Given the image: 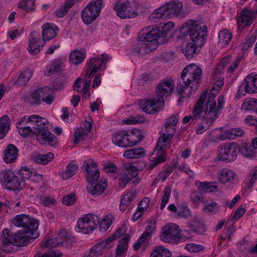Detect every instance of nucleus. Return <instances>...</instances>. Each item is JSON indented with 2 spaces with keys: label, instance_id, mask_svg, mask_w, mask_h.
Listing matches in <instances>:
<instances>
[{
  "label": "nucleus",
  "instance_id": "obj_1",
  "mask_svg": "<svg viewBox=\"0 0 257 257\" xmlns=\"http://www.w3.org/2000/svg\"><path fill=\"white\" fill-rule=\"evenodd\" d=\"M213 91V88L208 94L207 92H203L193 109L194 117L198 116L199 118L203 119L195 127L197 134H201L208 129L209 126L218 117V113L224 104V97L223 95L218 97L216 102L215 99L216 94Z\"/></svg>",
  "mask_w": 257,
  "mask_h": 257
},
{
  "label": "nucleus",
  "instance_id": "obj_2",
  "mask_svg": "<svg viewBox=\"0 0 257 257\" xmlns=\"http://www.w3.org/2000/svg\"><path fill=\"white\" fill-rule=\"evenodd\" d=\"M202 71L195 64H190L185 67L181 74L182 82L179 81L177 90L183 97H189L192 91L196 90L200 85Z\"/></svg>",
  "mask_w": 257,
  "mask_h": 257
},
{
  "label": "nucleus",
  "instance_id": "obj_3",
  "mask_svg": "<svg viewBox=\"0 0 257 257\" xmlns=\"http://www.w3.org/2000/svg\"><path fill=\"white\" fill-rule=\"evenodd\" d=\"M207 28L203 23L198 21H189L180 29L178 38L196 43L203 46L207 39Z\"/></svg>",
  "mask_w": 257,
  "mask_h": 257
},
{
  "label": "nucleus",
  "instance_id": "obj_4",
  "mask_svg": "<svg viewBox=\"0 0 257 257\" xmlns=\"http://www.w3.org/2000/svg\"><path fill=\"white\" fill-rule=\"evenodd\" d=\"M22 226L23 229L15 234L7 228L4 229L1 236L2 243H14L17 246H24L27 245L30 240L39 236L38 226Z\"/></svg>",
  "mask_w": 257,
  "mask_h": 257
},
{
  "label": "nucleus",
  "instance_id": "obj_5",
  "mask_svg": "<svg viewBox=\"0 0 257 257\" xmlns=\"http://www.w3.org/2000/svg\"><path fill=\"white\" fill-rule=\"evenodd\" d=\"M43 119H44L42 117L37 115L25 116L23 117L20 124H23L25 121H29L30 123L35 122L37 127L33 130L38 141L41 144L48 143L52 146L55 142L56 137L49 132L48 126L42 121Z\"/></svg>",
  "mask_w": 257,
  "mask_h": 257
},
{
  "label": "nucleus",
  "instance_id": "obj_6",
  "mask_svg": "<svg viewBox=\"0 0 257 257\" xmlns=\"http://www.w3.org/2000/svg\"><path fill=\"white\" fill-rule=\"evenodd\" d=\"M144 4L142 1L127 0L117 1L113 7L117 16L121 19L133 18L143 12Z\"/></svg>",
  "mask_w": 257,
  "mask_h": 257
},
{
  "label": "nucleus",
  "instance_id": "obj_7",
  "mask_svg": "<svg viewBox=\"0 0 257 257\" xmlns=\"http://www.w3.org/2000/svg\"><path fill=\"white\" fill-rule=\"evenodd\" d=\"M190 230L181 229L179 226H164L161 230L160 239L165 243H178L181 239L189 238Z\"/></svg>",
  "mask_w": 257,
  "mask_h": 257
},
{
  "label": "nucleus",
  "instance_id": "obj_8",
  "mask_svg": "<svg viewBox=\"0 0 257 257\" xmlns=\"http://www.w3.org/2000/svg\"><path fill=\"white\" fill-rule=\"evenodd\" d=\"M109 58L106 55H102L100 57L90 59L87 64V71L85 75V82L83 87L84 93H86L89 89L93 76L99 69L102 68L108 61Z\"/></svg>",
  "mask_w": 257,
  "mask_h": 257
},
{
  "label": "nucleus",
  "instance_id": "obj_9",
  "mask_svg": "<svg viewBox=\"0 0 257 257\" xmlns=\"http://www.w3.org/2000/svg\"><path fill=\"white\" fill-rule=\"evenodd\" d=\"M3 186L9 190H20L24 188L26 182L11 170H6L0 173Z\"/></svg>",
  "mask_w": 257,
  "mask_h": 257
},
{
  "label": "nucleus",
  "instance_id": "obj_10",
  "mask_svg": "<svg viewBox=\"0 0 257 257\" xmlns=\"http://www.w3.org/2000/svg\"><path fill=\"white\" fill-rule=\"evenodd\" d=\"M103 0H94L89 3L81 12L83 21L90 24L99 16L103 6Z\"/></svg>",
  "mask_w": 257,
  "mask_h": 257
},
{
  "label": "nucleus",
  "instance_id": "obj_11",
  "mask_svg": "<svg viewBox=\"0 0 257 257\" xmlns=\"http://www.w3.org/2000/svg\"><path fill=\"white\" fill-rule=\"evenodd\" d=\"M238 152L239 147L236 143H227L219 147L218 155L221 160L230 162L236 159Z\"/></svg>",
  "mask_w": 257,
  "mask_h": 257
},
{
  "label": "nucleus",
  "instance_id": "obj_12",
  "mask_svg": "<svg viewBox=\"0 0 257 257\" xmlns=\"http://www.w3.org/2000/svg\"><path fill=\"white\" fill-rule=\"evenodd\" d=\"M139 106L145 112L153 114L159 111L164 106V98L142 100L140 101Z\"/></svg>",
  "mask_w": 257,
  "mask_h": 257
},
{
  "label": "nucleus",
  "instance_id": "obj_13",
  "mask_svg": "<svg viewBox=\"0 0 257 257\" xmlns=\"http://www.w3.org/2000/svg\"><path fill=\"white\" fill-rule=\"evenodd\" d=\"M141 33L143 39L147 42L157 43L159 38L164 35V32L159 30L157 27L152 26L143 29Z\"/></svg>",
  "mask_w": 257,
  "mask_h": 257
},
{
  "label": "nucleus",
  "instance_id": "obj_14",
  "mask_svg": "<svg viewBox=\"0 0 257 257\" xmlns=\"http://www.w3.org/2000/svg\"><path fill=\"white\" fill-rule=\"evenodd\" d=\"M174 86L171 79L163 80L160 82L156 90L158 99L169 96L173 92Z\"/></svg>",
  "mask_w": 257,
  "mask_h": 257
},
{
  "label": "nucleus",
  "instance_id": "obj_15",
  "mask_svg": "<svg viewBox=\"0 0 257 257\" xmlns=\"http://www.w3.org/2000/svg\"><path fill=\"white\" fill-rule=\"evenodd\" d=\"M113 246L105 239L93 245L84 257H100L102 255L105 249H110Z\"/></svg>",
  "mask_w": 257,
  "mask_h": 257
},
{
  "label": "nucleus",
  "instance_id": "obj_16",
  "mask_svg": "<svg viewBox=\"0 0 257 257\" xmlns=\"http://www.w3.org/2000/svg\"><path fill=\"white\" fill-rule=\"evenodd\" d=\"M84 167L87 172V181L90 184L95 183L99 177V172L96 163L92 161H88L84 163Z\"/></svg>",
  "mask_w": 257,
  "mask_h": 257
},
{
  "label": "nucleus",
  "instance_id": "obj_17",
  "mask_svg": "<svg viewBox=\"0 0 257 257\" xmlns=\"http://www.w3.org/2000/svg\"><path fill=\"white\" fill-rule=\"evenodd\" d=\"M166 153L165 150L156 147L150 157L151 163L148 166L150 170H152L158 165L164 163L166 159Z\"/></svg>",
  "mask_w": 257,
  "mask_h": 257
},
{
  "label": "nucleus",
  "instance_id": "obj_18",
  "mask_svg": "<svg viewBox=\"0 0 257 257\" xmlns=\"http://www.w3.org/2000/svg\"><path fill=\"white\" fill-rule=\"evenodd\" d=\"M255 13L248 9L242 11L237 19V23L239 29H243L245 27L251 25L253 21Z\"/></svg>",
  "mask_w": 257,
  "mask_h": 257
},
{
  "label": "nucleus",
  "instance_id": "obj_19",
  "mask_svg": "<svg viewBox=\"0 0 257 257\" xmlns=\"http://www.w3.org/2000/svg\"><path fill=\"white\" fill-rule=\"evenodd\" d=\"M111 139L112 143L119 147H130L127 131L122 130L113 133Z\"/></svg>",
  "mask_w": 257,
  "mask_h": 257
},
{
  "label": "nucleus",
  "instance_id": "obj_20",
  "mask_svg": "<svg viewBox=\"0 0 257 257\" xmlns=\"http://www.w3.org/2000/svg\"><path fill=\"white\" fill-rule=\"evenodd\" d=\"M164 6L169 18L180 15L183 9L182 3L179 0H171Z\"/></svg>",
  "mask_w": 257,
  "mask_h": 257
},
{
  "label": "nucleus",
  "instance_id": "obj_21",
  "mask_svg": "<svg viewBox=\"0 0 257 257\" xmlns=\"http://www.w3.org/2000/svg\"><path fill=\"white\" fill-rule=\"evenodd\" d=\"M42 36L44 41H49L54 38L59 30L58 27L52 23H45L42 27Z\"/></svg>",
  "mask_w": 257,
  "mask_h": 257
},
{
  "label": "nucleus",
  "instance_id": "obj_22",
  "mask_svg": "<svg viewBox=\"0 0 257 257\" xmlns=\"http://www.w3.org/2000/svg\"><path fill=\"white\" fill-rule=\"evenodd\" d=\"M23 118V117L20 119L17 126L19 134L24 137H26L32 133L34 134L33 129L37 127L36 122H32L30 123L29 121H25L23 124H20V122Z\"/></svg>",
  "mask_w": 257,
  "mask_h": 257
},
{
  "label": "nucleus",
  "instance_id": "obj_23",
  "mask_svg": "<svg viewBox=\"0 0 257 257\" xmlns=\"http://www.w3.org/2000/svg\"><path fill=\"white\" fill-rule=\"evenodd\" d=\"M244 134L243 131L239 128H233L223 131L218 136V138L222 141L225 140H234L240 137Z\"/></svg>",
  "mask_w": 257,
  "mask_h": 257
},
{
  "label": "nucleus",
  "instance_id": "obj_24",
  "mask_svg": "<svg viewBox=\"0 0 257 257\" xmlns=\"http://www.w3.org/2000/svg\"><path fill=\"white\" fill-rule=\"evenodd\" d=\"M12 222L14 225H39L38 219H34L25 214H20L13 218Z\"/></svg>",
  "mask_w": 257,
  "mask_h": 257
},
{
  "label": "nucleus",
  "instance_id": "obj_25",
  "mask_svg": "<svg viewBox=\"0 0 257 257\" xmlns=\"http://www.w3.org/2000/svg\"><path fill=\"white\" fill-rule=\"evenodd\" d=\"M44 43L40 38L32 37L29 40L28 50L32 55L39 53L44 47Z\"/></svg>",
  "mask_w": 257,
  "mask_h": 257
},
{
  "label": "nucleus",
  "instance_id": "obj_26",
  "mask_svg": "<svg viewBox=\"0 0 257 257\" xmlns=\"http://www.w3.org/2000/svg\"><path fill=\"white\" fill-rule=\"evenodd\" d=\"M235 174L231 170L225 168L219 171L217 174L218 180L222 183L230 182L233 183Z\"/></svg>",
  "mask_w": 257,
  "mask_h": 257
},
{
  "label": "nucleus",
  "instance_id": "obj_27",
  "mask_svg": "<svg viewBox=\"0 0 257 257\" xmlns=\"http://www.w3.org/2000/svg\"><path fill=\"white\" fill-rule=\"evenodd\" d=\"M18 150L13 144L9 145L5 150L4 160L6 163H11L16 161L18 157Z\"/></svg>",
  "mask_w": 257,
  "mask_h": 257
},
{
  "label": "nucleus",
  "instance_id": "obj_28",
  "mask_svg": "<svg viewBox=\"0 0 257 257\" xmlns=\"http://www.w3.org/2000/svg\"><path fill=\"white\" fill-rule=\"evenodd\" d=\"M130 147H133L142 141L144 137L139 129H134L127 131Z\"/></svg>",
  "mask_w": 257,
  "mask_h": 257
},
{
  "label": "nucleus",
  "instance_id": "obj_29",
  "mask_svg": "<svg viewBox=\"0 0 257 257\" xmlns=\"http://www.w3.org/2000/svg\"><path fill=\"white\" fill-rule=\"evenodd\" d=\"M146 153L142 148L131 149L125 151L123 156L127 159H141L145 156Z\"/></svg>",
  "mask_w": 257,
  "mask_h": 257
},
{
  "label": "nucleus",
  "instance_id": "obj_30",
  "mask_svg": "<svg viewBox=\"0 0 257 257\" xmlns=\"http://www.w3.org/2000/svg\"><path fill=\"white\" fill-rule=\"evenodd\" d=\"M158 46V43L141 42L137 46V51L138 53L144 55L155 50Z\"/></svg>",
  "mask_w": 257,
  "mask_h": 257
},
{
  "label": "nucleus",
  "instance_id": "obj_31",
  "mask_svg": "<svg viewBox=\"0 0 257 257\" xmlns=\"http://www.w3.org/2000/svg\"><path fill=\"white\" fill-rule=\"evenodd\" d=\"M195 185L198 189L204 192H214L217 190L218 185L216 182H196Z\"/></svg>",
  "mask_w": 257,
  "mask_h": 257
},
{
  "label": "nucleus",
  "instance_id": "obj_32",
  "mask_svg": "<svg viewBox=\"0 0 257 257\" xmlns=\"http://www.w3.org/2000/svg\"><path fill=\"white\" fill-rule=\"evenodd\" d=\"M169 18L164 5L155 10L149 16V20L157 22L161 19Z\"/></svg>",
  "mask_w": 257,
  "mask_h": 257
},
{
  "label": "nucleus",
  "instance_id": "obj_33",
  "mask_svg": "<svg viewBox=\"0 0 257 257\" xmlns=\"http://www.w3.org/2000/svg\"><path fill=\"white\" fill-rule=\"evenodd\" d=\"M169 18L164 5L155 10L149 16V20L157 22L161 19Z\"/></svg>",
  "mask_w": 257,
  "mask_h": 257
},
{
  "label": "nucleus",
  "instance_id": "obj_34",
  "mask_svg": "<svg viewBox=\"0 0 257 257\" xmlns=\"http://www.w3.org/2000/svg\"><path fill=\"white\" fill-rule=\"evenodd\" d=\"M232 38L231 33L227 29H223L218 33V45L223 48L229 44Z\"/></svg>",
  "mask_w": 257,
  "mask_h": 257
},
{
  "label": "nucleus",
  "instance_id": "obj_35",
  "mask_svg": "<svg viewBox=\"0 0 257 257\" xmlns=\"http://www.w3.org/2000/svg\"><path fill=\"white\" fill-rule=\"evenodd\" d=\"M89 224L93 225H99V219L98 217L93 214H87L83 215L77 221V225Z\"/></svg>",
  "mask_w": 257,
  "mask_h": 257
},
{
  "label": "nucleus",
  "instance_id": "obj_36",
  "mask_svg": "<svg viewBox=\"0 0 257 257\" xmlns=\"http://www.w3.org/2000/svg\"><path fill=\"white\" fill-rule=\"evenodd\" d=\"M107 187V182L105 180H100L95 186L87 187V190L89 193L93 195H99Z\"/></svg>",
  "mask_w": 257,
  "mask_h": 257
},
{
  "label": "nucleus",
  "instance_id": "obj_37",
  "mask_svg": "<svg viewBox=\"0 0 257 257\" xmlns=\"http://www.w3.org/2000/svg\"><path fill=\"white\" fill-rule=\"evenodd\" d=\"M150 202L149 197L144 198L139 203L137 212L134 214L133 219L137 220L141 217L143 212L148 208Z\"/></svg>",
  "mask_w": 257,
  "mask_h": 257
},
{
  "label": "nucleus",
  "instance_id": "obj_38",
  "mask_svg": "<svg viewBox=\"0 0 257 257\" xmlns=\"http://www.w3.org/2000/svg\"><path fill=\"white\" fill-rule=\"evenodd\" d=\"M171 252L163 246H155L151 252L150 257H171Z\"/></svg>",
  "mask_w": 257,
  "mask_h": 257
},
{
  "label": "nucleus",
  "instance_id": "obj_39",
  "mask_svg": "<svg viewBox=\"0 0 257 257\" xmlns=\"http://www.w3.org/2000/svg\"><path fill=\"white\" fill-rule=\"evenodd\" d=\"M10 120L7 115L0 118V139H3L10 129Z\"/></svg>",
  "mask_w": 257,
  "mask_h": 257
},
{
  "label": "nucleus",
  "instance_id": "obj_40",
  "mask_svg": "<svg viewBox=\"0 0 257 257\" xmlns=\"http://www.w3.org/2000/svg\"><path fill=\"white\" fill-rule=\"evenodd\" d=\"M43 247H55L62 246L61 240H58V238L50 237V236H46L41 243Z\"/></svg>",
  "mask_w": 257,
  "mask_h": 257
},
{
  "label": "nucleus",
  "instance_id": "obj_41",
  "mask_svg": "<svg viewBox=\"0 0 257 257\" xmlns=\"http://www.w3.org/2000/svg\"><path fill=\"white\" fill-rule=\"evenodd\" d=\"M172 138L173 137H170L168 134L166 135V134L161 133L156 147H158V148H161L166 151L167 148L170 147V142Z\"/></svg>",
  "mask_w": 257,
  "mask_h": 257
},
{
  "label": "nucleus",
  "instance_id": "obj_42",
  "mask_svg": "<svg viewBox=\"0 0 257 257\" xmlns=\"http://www.w3.org/2000/svg\"><path fill=\"white\" fill-rule=\"evenodd\" d=\"M202 46L197 45L196 43L192 41H190L187 44L185 47L182 49V51L186 57L191 58L196 53L198 48H200Z\"/></svg>",
  "mask_w": 257,
  "mask_h": 257
},
{
  "label": "nucleus",
  "instance_id": "obj_43",
  "mask_svg": "<svg viewBox=\"0 0 257 257\" xmlns=\"http://www.w3.org/2000/svg\"><path fill=\"white\" fill-rule=\"evenodd\" d=\"M19 175L21 177V179H23L25 181V180L31 179L34 180V177H38L39 175L35 171H32L30 169L26 166L21 167L19 171Z\"/></svg>",
  "mask_w": 257,
  "mask_h": 257
},
{
  "label": "nucleus",
  "instance_id": "obj_44",
  "mask_svg": "<svg viewBox=\"0 0 257 257\" xmlns=\"http://www.w3.org/2000/svg\"><path fill=\"white\" fill-rule=\"evenodd\" d=\"M42 96H44V95H43L41 88L32 93L31 95L27 98V101L31 105H39L41 103Z\"/></svg>",
  "mask_w": 257,
  "mask_h": 257
},
{
  "label": "nucleus",
  "instance_id": "obj_45",
  "mask_svg": "<svg viewBox=\"0 0 257 257\" xmlns=\"http://www.w3.org/2000/svg\"><path fill=\"white\" fill-rule=\"evenodd\" d=\"M85 58V53L79 50H74L69 55L70 61L74 64L82 63Z\"/></svg>",
  "mask_w": 257,
  "mask_h": 257
},
{
  "label": "nucleus",
  "instance_id": "obj_46",
  "mask_svg": "<svg viewBox=\"0 0 257 257\" xmlns=\"http://www.w3.org/2000/svg\"><path fill=\"white\" fill-rule=\"evenodd\" d=\"M42 92L44 96H42V101L48 104H51L54 100L55 97L53 89L48 86L42 88Z\"/></svg>",
  "mask_w": 257,
  "mask_h": 257
},
{
  "label": "nucleus",
  "instance_id": "obj_47",
  "mask_svg": "<svg viewBox=\"0 0 257 257\" xmlns=\"http://www.w3.org/2000/svg\"><path fill=\"white\" fill-rule=\"evenodd\" d=\"M239 152L245 157L251 158L255 156L256 150L252 145L244 144L239 148Z\"/></svg>",
  "mask_w": 257,
  "mask_h": 257
},
{
  "label": "nucleus",
  "instance_id": "obj_48",
  "mask_svg": "<svg viewBox=\"0 0 257 257\" xmlns=\"http://www.w3.org/2000/svg\"><path fill=\"white\" fill-rule=\"evenodd\" d=\"M78 171L77 165L70 164L66 167V170L61 173V177L63 180H67L74 176Z\"/></svg>",
  "mask_w": 257,
  "mask_h": 257
},
{
  "label": "nucleus",
  "instance_id": "obj_49",
  "mask_svg": "<svg viewBox=\"0 0 257 257\" xmlns=\"http://www.w3.org/2000/svg\"><path fill=\"white\" fill-rule=\"evenodd\" d=\"M88 133L83 127H78L76 129L74 134V144H78L88 138Z\"/></svg>",
  "mask_w": 257,
  "mask_h": 257
},
{
  "label": "nucleus",
  "instance_id": "obj_50",
  "mask_svg": "<svg viewBox=\"0 0 257 257\" xmlns=\"http://www.w3.org/2000/svg\"><path fill=\"white\" fill-rule=\"evenodd\" d=\"M54 158V154L48 153L45 155H38L34 157V161L37 164L46 165Z\"/></svg>",
  "mask_w": 257,
  "mask_h": 257
},
{
  "label": "nucleus",
  "instance_id": "obj_51",
  "mask_svg": "<svg viewBox=\"0 0 257 257\" xmlns=\"http://www.w3.org/2000/svg\"><path fill=\"white\" fill-rule=\"evenodd\" d=\"M177 215L179 217L186 219L191 216V211L185 203H181L178 206Z\"/></svg>",
  "mask_w": 257,
  "mask_h": 257
},
{
  "label": "nucleus",
  "instance_id": "obj_52",
  "mask_svg": "<svg viewBox=\"0 0 257 257\" xmlns=\"http://www.w3.org/2000/svg\"><path fill=\"white\" fill-rule=\"evenodd\" d=\"M63 64L60 60H54L52 64L48 66L47 70L49 74L55 72L61 71L63 67Z\"/></svg>",
  "mask_w": 257,
  "mask_h": 257
},
{
  "label": "nucleus",
  "instance_id": "obj_53",
  "mask_svg": "<svg viewBox=\"0 0 257 257\" xmlns=\"http://www.w3.org/2000/svg\"><path fill=\"white\" fill-rule=\"evenodd\" d=\"M155 229V226H148L146 230L138 240L140 241L142 244L149 240Z\"/></svg>",
  "mask_w": 257,
  "mask_h": 257
},
{
  "label": "nucleus",
  "instance_id": "obj_54",
  "mask_svg": "<svg viewBox=\"0 0 257 257\" xmlns=\"http://www.w3.org/2000/svg\"><path fill=\"white\" fill-rule=\"evenodd\" d=\"M18 7L27 12H32L35 9V0H23L19 3Z\"/></svg>",
  "mask_w": 257,
  "mask_h": 257
},
{
  "label": "nucleus",
  "instance_id": "obj_55",
  "mask_svg": "<svg viewBox=\"0 0 257 257\" xmlns=\"http://www.w3.org/2000/svg\"><path fill=\"white\" fill-rule=\"evenodd\" d=\"M231 62V57L230 56L224 57L220 61L217 65L214 71V75H216L221 73L225 67L227 66Z\"/></svg>",
  "mask_w": 257,
  "mask_h": 257
},
{
  "label": "nucleus",
  "instance_id": "obj_56",
  "mask_svg": "<svg viewBox=\"0 0 257 257\" xmlns=\"http://www.w3.org/2000/svg\"><path fill=\"white\" fill-rule=\"evenodd\" d=\"M184 229L190 230L189 238L192 237L194 233L196 235H203L206 231V228L205 227V226H186Z\"/></svg>",
  "mask_w": 257,
  "mask_h": 257
},
{
  "label": "nucleus",
  "instance_id": "obj_57",
  "mask_svg": "<svg viewBox=\"0 0 257 257\" xmlns=\"http://www.w3.org/2000/svg\"><path fill=\"white\" fill-rule=\"evenodd\" d=\"M69 1L66 0L64 5L61 6L56 11L55 14L57 17L62 18L67 14L69 10L72 7V4L69 2Z\"/></svg>",
  "mask_w": 257,
  "mask_h": 257
},
{
  "label": "nucleus",
  "instance_id": "obj_58",
  "mask_svg": "<svg viewBox=\"0 0 257 257\" xmlns=\"http://www.w3.org/2000/svg\"><path fill=\"white\" fill-rule=\"evenodd\" d=\"M219 210V206L214 201H211L207 203L204 207L203 211L209 214H215Z\"/></svg>",
  "mask_w": 257,
  "mask_h": 257
},
{
  "label": "nucleus",
  "instance_id": "obj_59",
  "mask_svg": "<svg viewBox=\"0 0 257 257\" xmlns=\"http://www.w3.org/2000/svg\"><path fill=\"white\" fill-rule=\"evenodd\" d=\"M257 107V99L250 98L245 99L241 105V109L245 110H251Z\"/></svg>",
  "mask_w": 257,
  "mask_h": 257
},
{
  "label": "nucleus",
  "instance_id": "obj_60",
  "mask_svg": "<svg viewBox=\"0 0 257 257\" xmlns=\"http://www.w3.org/2000/svg\"><path fill=\"white\" fill-rule=\"evenodd\" d=\"M126 231V229L125 227L123 226L122 227L119 228L118 230H117L113 234L106 238V240L108 241L110 245H112L114 246V244L112 243L113 241L114 240L119 238L123 235H127L126 234H125Z\"/></svg>",
  "mask_w": 257,
  "mask_h": 257
},
{
  "label": "nucleus",
  "instance_id": "obj_61",
  "mask_svg": "<svg viewBox=\"0 0 257 257\" xmlns=\"http://www.w3.org/2000/svg\"><path fill=\"white\" fill-rule=\"evenodd\" d=\"M32 76V72L30 70H27L22 73L19 76L17 80V83L19 85L26 84L30 79Z\"/></svg>",
  "mask_w": 257,
  "mask_h": 257
},
{
  "label": "nucleus",
  "instance_id": "obj_62",
  "mask_svg": "<svg viewBox=\"0 0 257 257\" xmlns=\"http://www.w3.org/2000/svg\"><path fill=\"white\" fill-rule=\"evenodd\" d=\"M171 192L172 189L170 186H167L164 189L162 192L163 194V198L161 203V209H163L168 203Z\"/></svg>",
  "mask_w": 257,
  "mask_h": 257
},
{
  "label": "nucleus",
  "instance_id": "obj_63",
  "mask_svg": "<svg viewBox=\"0 0 257 257\" xmlns=\"http://www.w3.org/2000/svg\"><path fill=\"white\" fill-rule=\"evenodd\" d=\"M136 197V191L132 189L123 195L121 200L124 204H130Z\"/></svg>",
  "mask_w": 257,
  "mask_h": 257
},
{
  "label": "nucleus",
  "instance_id": "obj_64",
  "mask_svg": "<svg viewBox=\"0 0 257 257\" xmlns=\"http://www.w3.org/2000/svg\"><path fill=\"white\" fill-rule=\"evenodd\" d=\"M130 239V236L128 235H125L122 239L119 241L116 249L126 253L128 248V242Z\"/></svg>",
  "mask_w": 257,
  "mask_h": 257
}]
</instances>
